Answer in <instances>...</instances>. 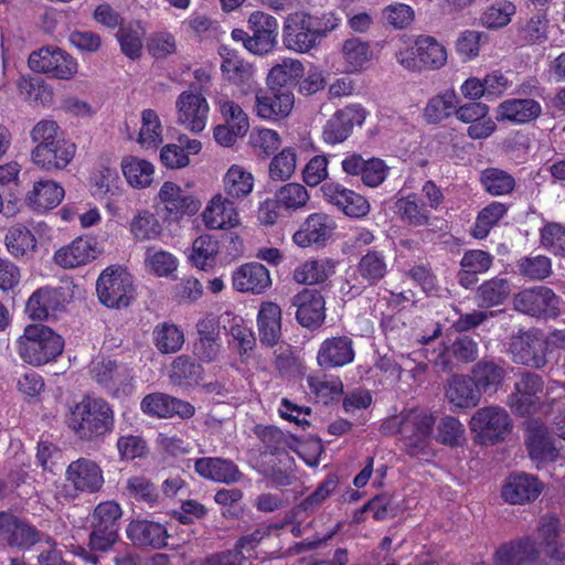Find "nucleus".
<instances>
[{"mask_svg":"<svg viewBox=\"0 0 565 565\" xmlns=\"http://www.w3.org/2000/svg\"><path fill=\"white\" fill-rule=\"evenodd\" d=\"M340 21L334 12H324L320 15L306 11L290 13L284 22L282 43L288 50L307 53L334 31Z\"/></svg>","mask_w":565,"mask_h":565,"instance_id":"obj_1","label":"nucleus"},{"mask_svg":"<svg viewBox=\"0 0 565 565\" xmlns=\"http://www.w3.org/2000/svg\"><path fill=\"white\" fill-rule=\"evenodd\" d=\"M436 418L428 411L413 408L393 417L388 425L396 428L403 449L411 457L428 454Z\"/></svg>","mask_w":565,"mask_h":565,"instance_id":"obj_2","label":"nucleus"},{"mask_svg":"<svg viewBox=\"0 0 565 565\" xmlns=\"http://www.w3.org/2000/svg\"><path fill=\"white\" fill-rule=\"evenodd\" d=\"M67 424L79 439L93 440L111 430L114 413L106 401L85 397L71 411Z\"/></svg>","mask_w":565,"mask_h":565,"instance_id":"obj_3","label":"nucleus"},{"mask_svg":"<svg viewBox=\"0 0 565 565\" xmlns=\"http://www.w3.org/2000/svg\"><path fill=\"white\" fill-rule=\"evenodd\" d=\"M18 354L26 363L43 365L62 354L63 338L44 324H30L18 339Z\"/></svg>","mask_w":565,"mask_h":565,"instance_id":"obj_4","label":"nucleus"},{"mask_svg":"<svg viewBox=\"0 0 565 565\" xmlns=\"http://www.w3.org/2000/svg\"><path fill=\"white\" fill-rule=\"evenodd\" d=\"M96 292L100 303L110 309L127 308L136 298L132 276L115 266L102 271L96 281Z\"/></svg>","mask_w":565,"mask_h":565,"instance_id":"obj_5","label":"nucleus"},{"mask_svg":"<svg viewBox=\"0 0 565 565\" xmlns=\"http://www.w3.org/2000/svg\"><path fill=\"white\" fill-rule=\"evenodd\" d=\"M388 273V263L384 252L367 249L359 259L352 274L341 286L342 292L354 298L367 288L376 286Z\"/></svg>","mask_w":565,"mask_h":565,"instance_id":"obj_6","label":"nucleus"},{"mask_svg":"<svg viewBox=\"0 0 565 565\" xmlns=\"http://www.w3.org/2000/svg\"><path fill=\"white\" fill-rule=\"evenodd\" d=\"M471 433L482 445H495L503 441L513 425L505 408L489 405L477 409L469 420Z\"/></svg>","mask_w":565,"mask_h":565,"instance_id":"obj_7","label":"nucleus"},{"mask_svg":"<svg viewBox=\"0 0 565 565\" xmlns=\"http://www.w3.org/2000/svg\"><path fill=\"white\" fill-rule=\"evenodd\" d=\"M28 65L33 72L64 81L72 79L78 71L76 60L56 46H43L32 52L29 55Z\"/></svg>","mask_w":565,"mask_h":565,"instance_id":"obj_8","label":"nucleus"},{"mask_svg":"<svg viewBox=\"0 0 565 565\" xmlns=\"http://www.w3.org/2000/svg\"><path fill=\"white\" fill-rule=\"evenodd\" d=\"M546 343L536 329L519 330L509 341V353L514 363L532 369L547 364Z\"/></svg>","mask_w":565,"mask_h":565,"instance_id":"obj_9","label":"nucleus"},{"mask_svg":"<svg viewBox=\"0 0 565 565\" xmlns=\"http://www.w3.org/2000/svg\"><path fill=\"white\" fill-rule=\"evenodd\" d=\"M66 487L71 488L74 493L72 498L79 494H95L99 492L105 483L102 467L95 460L89 458H78L72 461L65 471Z\"/></svg>","mask_w":565,"mask_h":565,"instance_id":"obj_10","label":"nucleus"},{"mask_svg":"<svg viewBox=\"0 0 565 565\" xmlns=\"http://www.w3.org/2000/svg\"><path fill=\"white\" fill-rule=\"evenodd\" d=\"M0 531L6 535L8 544L13 547L30 548L35 544H45L47 547H52L56 544L50 535L6 512H0Z\"/></svg>","mask_w":565,"mask_h":565,"instance_id":"obj_11","label":"nucleus"},{"mask_svg":"<svg viewBox=\"0 0 565 565\" xmlns=\"http://www.w3.org/2000/svg\"><path fill=\"white\" fill-rule=\"evenodd\" d=\"M514 309L531 317H554L559 311V298L548 287L536 286L518 292Z\"/></svg>","mask_w":565,"mask_h":565,"instance_id":"obj_12","label":"nucleus"},{"mask_svg":"<svg viewBox=\"0 0 565 565\" xmlns=\"http://www.w3.org/2000/svg\"><path fill=\"white\" fill-rule=\"evenodd\" d=\"M544 386L541 375L530 371L523 372L514 383V392L510 396L511 407L522 416L535 413L540 407Z\"/></svg>","mask_w":565,"mask_h":565,"instance_id":"obj_13","label":"nucleus"},{"mask_svg":"<svg viewBox=\"0 0 565 565\" xmlns=\"http://www.w3.org/2000/svg\"><path fill=\"white\" fill-rule=\"evenodd\" d=\"M322 198L339 211L352 218H361L370 213L369 201L353 190L338 182H326L321 185Z\"/></svg>","mask_w":565,"mask_h":565,"instance_id":"obj_14","label":"nucleus"},{"mask_svg":"<svg viewBox=\"0 0 565 565\" xmlns=\"http://www.w3.org/2000/svg\"><path fill=\"white\" fill-rule=\"evenodd\" d=\"M252 36L245 40V47L258 55L270 52L277 44L278 22L273 15L255 11L248 18Z\"/></svg>","mask_w":565,"mask_h":565,"instance_id":"obj_15","label":"nucleus"},{"mask_svg":"<svg viewBox=\"0 0 565 565\" xmlns=\"http://www.w3.org/2000/svg\"><path fill=\"white\" fill-rule=\"evenodd\" d=\"M525 446L530 458L537 465L555 462L559 458V449L547 426L539 420L527 423Z\"/></svg>","mask_w":565,"mask_h":565,"instance_id":"obj_16","label":"nucleus"},{"mask_svg":"<svg viewBox=\"0 0 565 565\" xmlns=\"http://www.w3.org/2000/svg\"><path fill=\"white\" fill-rule=\"evenodd\" d=\"M94 379L115 397L132 392V373L126 364L107 360L93 365Z\"/></svg>","mask_w":565,"mask_h":565,"instance_id":"obj_17","label":"nucleus"},{"mask_svg":"<svg viewBox=\"0 0 565 565\" xmlns=\"http://www.w3.org/2000/svg\"><path fill=\"white\" fill-rule=\"evenodd\" d=\"M470 376L482 394H495L508 376V365L502 358L483 356L470 370Z\"/></svg>","mask_w":565,"mask_h":565,"instance_id":"obj_18","label":"nucleus"},{"mask_svg":"<svg viewBox=\"0 0 565 565\" xmlns=\"http://www.w3.org/2000/svg\"><path fill=\"white\" fill-rule=\"evenodd\" d=\"M126 536L134 546L161 550L168 545L169 534L160 522L132 519L126 527Z\"/></svg>","mask_w":565,"mask_h":565,"instance_id":"obj_19","label":"nucleus"},{"mask_svg":"<svg viewBox=\"0 0 565 565\" xmlns=\"http://www.w3.org/2000/svg\"><path fill=\"white\" fill-rule=\"evenodd\" d=\"M353 340L348 335L326 339L317 353L318 365L324 370L342 367L354 361Z\"/></svg>","mask_w":565,"mask_h":565,"instance_id":"obj_20","label":"nucleus"},{"mask_svg":"<svg viewBox=\"0 0 565 565\" xmlns=\"http://www.w3.org/2000/svg\"><path fill=\"white\" fill-rule=\"evenodd\" d=\"M297 321L305 328L318 329L326 319V301L318 290L303 289L294 296Z\"/></svg>","mask_w":565,"mask_h":565,"instance_id":"obj_21","label":"nucleus"},{"mask_svg":"<svg viewBox=\"0 0 565 565\" xmlns=\"http://www.w3.org/2000/svg\"><path fill=\"white\" fill-rule=\"evenodd\" d=\"M543 483L537 477L525 473H511L502 487V498L510 504H524L539 498Z\"/></svg>","mask_w":565,"mask_h":565,"instance_id":"obj_22","label":"nucleus"},{"mask_svg":"<svg viewBox=\"0 0 565 565\" xmlns=\"http://www.w3.org/2000/svg\"><path fill=\"white\" fill-rule=\"evenodd\" d=\"M540 557L536 541L523 536L502 544L494 553V565H532Z\"/></svg>","mask_w":565,"mask_h":565,"instance_id":"obj_23","label":"nucleus"},{"mask_svg":"<svg viewBox=\"0 0 565 565\" xmlns=\"http://www.w3.org/2000/svg\"><path fill=\"white\" fill-rule=\"evenodd\" d=\"M337 225L326 213H312L294 234V242L300 247L323 245L333 234Z\"/></svg>","mask_w":565,"mask_h":565,"instance_id":"obj_24","label":"nucleus"},{"mask_svg":"<svg viewBox=\"0 0 565 565\" xmlns=\"http://www.w3.org/2000/svg\"><path fill=\"white\" fill-rule=\"evenodd\" d=\"M365 120V110L360 105L347 106L338 110L323 128V141H345L354 126Z\"/></svg>","mask_w":565,"mask_h":565,"instance_id":"obj_25","label":"nucleus"},{"mask_svg":"<svg viewBox=\"0 0 565 565\" xmlns=\"http://www.w3.org/2000/svg\"><path fill=\"white\" fill-rule=\"evenodd\" d=\"M232 285L239 292L260 295L270 287L271 279L263 264L252 262L241 265L233 271Z\"/></svg>","mask_w":565,"mask_h":565,"instance_id":"obj_26","label":"nucleus"},{"mask_svg":"<svg viewBox=\"0 0 565 565\" xmlns=\"http://www.w3.org/2000/svg\"><path fill=\"white\" fill-rule=\"evenodd\" d=\"M445 396L454 408L471 409L480 403L482 393L470 374H455L446 384Z\"/></svg>","mask_w":565,"mask_h":565,"instance_id":"obj_27","label":"nucleus"},{"mask_svg":"<svg viewBox=\"0 0 565 565\" xmlns=\"http://www.w3.org/2000/svg\"><path fill=\"white\" fill-rule=\"evenodd\" d=\"M75 143H38L32 150V160L45 171L62 170L73 160Z\"/></svg>","mask_w":565,"mask_h":565,"instance_id":"obj_28","label":"nucleus"},{"mask_svg":"<svg viewBox=\"0 0 565 565\" xmlns=\"http://www.w3.org/2000/svg\"><path fill=\"white\" fill-rule=\"evenodd\" d=\"M179 120L192 132L204 129L209 113V105L202 94L182 93L177 102Z\"/></svg>","mask_w":565,"mask_h":565,"instance_id":"obj_29","label":"nucleus"},{"mask_svg":"<svg viewBox=\"0 0 565 565\" xmlns=\"http://www.w3.org/2000/svg\"><path fill=\"white\" fill-rule=\"evenodd\" d=\"M122 494L132 503L145 508L154 509L163 505V497L157 486L143 475L128 477L122 486Z\"/></svg>","mask_w":565,"mask_h":565,"instance_id":"obj_30","label":"nucleus"},{"mask_svg":"<svg viewBox=\"0 0 565 565\" xmlns=\"http://www.w3.org/2000/svg\"><path fill=\"white\" fill-rule=\"evenodd\" d=\"M294 102L295 97L290 90H259L256 94V111L265 119L284 118L290 114Z\"/></svg>","mask_w":565,"mask_h":565,"instance_id":"obj_31","label":"nucleus"},{"mask_svg":"<svg viewBox=\"0 0 565 565\" xmlns=\"http://www.w3.org/2000/svg\"><path fill=\"white\" fill-rule=\"evenodd\" d=\"M159 198L169 215L174 220L185 214L194 215L201 207V202L198 199L185 194L179 185L170 181L162 184Z\"/></svg>","mask_w":565,"mask_h":565,"instance_id":"obj_32","label":"nucleus"},{"mask_svg":"<svg viewBox=\"0 0 565 565\" xmlns=\"http://www.w3.org/2000/svg\"><path fill=\"white\" fill-rule=\"evenodd\" d=\"M194 469L205 479L227 484L239 481L242 477L238 467L232 460L220 457L199 458L194 462Z\"/></svg>","mask_w":565,"mask_h":565,"instance_id":"obj_33","label":"nucleus"},{"mask_svg":"<svg viewBox=\"0 0 565 565\" xmlns=\"http://www.w3.org/2000/svg\"><path fill=\"white\" fill-rule=\"evenodd\" d=\"M199 338L193 344V354L201 362L212 363L221 351L218 327L213 320H201L196 324Z\"/></svg>","mask_w":565,"mask_h":565,"instance_id":"obj_34","label":"nucleus"},{"mask_svg":"<svg viewBox=\"0 0 565 565\" xmlns=\"http://www.w3.org/2000/svg\"><path fill=\"white\" fill-rule=\"evenodd\" d=\"M542 113L539 102L531 98H511L497 107V120L526 124L536 119Z\"/></svg>","mask_w":565,"mask_h":565,"instance_id":"obj_35","label":"nucleus"},{"mask_svg":"<svg viewBox=\"0 0 565 565\" xmlns=\"http://www.w3.org/2000/svg\"><path fill=\"white\" fill-rule=\"evenodd\" d=\"M64 189L53 180L34 182L25 195V203L35 212H46L56 207L63 200Z\"/></svg>","mask_w":565,"mask_h":565,"instance_id":"obj_36","label":"nucleus"},{"mask_svg":"<svg viewBox=\"0 0 565 565\" xmlns=\"http://www.w3.org/2000/svg\"><path fill=\"white\" fill-rule=\"evenodd\" d=\"M259 341L274 347L281 337V309L274 302H263L257 315Z\"/></svg>","mask_w":565,"mask_h":565,"instance_id":"obj_37","label":"nucleus"},{"mask_svg":"<svg viewBox=\"0 0 565 565\" xmlns=\"http://www.w3.org/2000/svg\"><path fill=\"white\" fill-rule=\"evenodd\" d=\"M203 221L211 230H223L238 224V215L233 206V201L217 195L212 199L210 205L203 212Z\"/></svg>","mask_w":565,"mask_h":565,"instance_id":"obj_38","label":"nucleus"},{"mask_svg":"<svg viewBox=\"0 0 565 565\" xmlns=\"http://www.w3.org/2000/svg\"><path fill=\"white\" fill-rule=\"evenodd\" d=\"M8 253L17 259L31 256L36 248L34 234L23 224H15L8 228L4 236Z\"/></svg>","mask_w":565,"mask_h":565,"instance_id":"obj_39","label":"nucleus"},{"mask_svg":"<svg viewBox=\"0 0 565 565\" xmlns=\"http://www.w3.org/2000/svg\"><path fill=\"white\" fill-rule=\"evenodd\" d=\"M95 258V250L89 239L78 237L68 246L60 248L54 259L64 268H75Z\"/></svg>","mask_w":565,"mask_h":565,"instance_id":"obj_40","label":"nucleus"},{"mask_svg":"<svg viewBox=\"0 0 565 565\" xmlns=\"http://www.w3.org/2000/svg\"><path fill=\"white\" fill-rule=\"evenodd\" d=\"M440 335L441 326L437 323L430 334L422 337L419 342L423 344V348L419 351L414 352V354L423 356L427 363L436 366L438 371L450 372L452 371V362L447 354L446 345L440 344L438 348L433 345L434 341Z\"/></svg>","mask_w":565,"mask_h":565,"instance_id":"obj_41","label":"nucleus"},{"mask_svg":"<svg viewBox=\"0 0 565 565\" xmlns=\"http://www.w3.org/2000/svg\"><path fill=\"white\" fill-rule=\"evenodd\" d=\"M203 375V366L190 355H179L171 364L170 379L179 386L199 385Z\"/></svg>","mask_w":565,"mask_h":565,"instance_id":"obj_42","label":"nucleus"},{"mask_svg":"<svg viewBox=\"0 0 565 565\" xmlns=\"http://www.w3.org/2000/svg\"><path fill=\"white\" fill-rule=\"evenodd\" d=\"M416 52L422 67L438 70L447 61V52L443 44L429 35H420L416 39Z\"/></svg>","mask_w":565,"mask_h":565,"instance_id":"obj_43","label":"nucleus"},{"mask_svg":"<svg viewBox=\"0 0 565 565\" xmlns=\"http://www.w3.org/2000/svg\"><path fill=\"white\" fill-rule=\"evenodd\" d=\"M511 291L510 282L503 277H494L483 281L477 289L476 300L480 308L502 305Z\"/></svg>","mask_w":565,"mask_h":565,"instance_id":"obj_44","label":"nucleus"},{"mask_svg":"<svg viewBox=\"0 0 565 565\" xmlns=\"http://www.w3.org/2000/svg\"><path fill=\"white\" fill-rule=\"evenodd\" d=\"M342 56L345 63L347 73L362 71L371 61L372 50L369 42L360 38H350L342 44Z\"/></svg>","mask_w":565,"mask_h":565,"instance_id":"obj_45","label":"nucleus"},{"mask_svg":"<svg viewBox=\"0 0 565 565\" xmlns=\"http://www.w3.org/2000/svg\"><path fill=\"white\" fill-rule=\"evenodd\" d=\"M395 206L402 221L406 224L415 227L428 225L430 212L427 205L420 202L417 194L412 193L399 198Z\"/></svg>","mask_w":565,"mask_h":565,"instance_id":"obj_46","label":"nucleus"},{"mask_svg":"<svg viewBox=\"0 0 565 565\" xmlns=\"http://www.w3.org/2000/svg\"><path fill=\"white\" fill-rule=\"evenodd\" d=\"M224 190L226 199H243L248 195L254 186V178L238 164H233L224 175Z\"/></svg>","mask_w":565,"mask_h":565,"instance_id":"obj_47","label":"nucleus"},{"mask_svg":"<svg viewBox=\"0 0 565 565\" xmlns=\"http://www.w3.org/2000/svg\"><path fill=\"white\" fill-rule=\"evenodd\" d=\"M201 149L202 143H166L160 149V161L167 169H182L190 164V156Z\"/></svg>","mask_w":565,"mask_h":565,"instance_id":"obj_48","label":"nucleus"},{"mask_svg":"<svg viewBox=\"0 0 565 565\" xmlns=\"http://www.w3.org/2000/svg\"><path fill=\"white\" fill-rule=\"evenodd\" d=\"M303 75L301 62L286 58L280 64L271 67L267 76L269 89L288 90L286 86Z\"/></svg>","mask_w":565,"mask_h":565,"instance_id":"obj_49","label":"nucleus"},{"mask_svg":"<svg viewBox=\"0 0 565 565\" xmlns=\"http://www.w3.org/2000/svg\"><path fill=\"white\" fill-rule=\"evenodd\" d=\"M121 169L128 183L134 188H146L153 180L154 167L147 160L136 157L127 158L122 161Z\"/></svg>","mask_w":565,"mask_h":565,"instance_id":"obj_50","label":"nucleus"},{"mask_svg":"<svg viewBox=\"0 0 565 565\" xmlns=\"http://www.w3.org/2000/svg\"><path fill=\"white\" fill-rule=\"evenodd\" d=\"M217 253V239L211 235H201L192 244L190 260L195 267L207 270L215 265Z\"/></svg>","mask_w":565,"mask_h":565,"instance_id":"obj_51","label":"nucleus"},{"mask_svg":"<svg viewBox=\"0 0 565 565\" xmlns=\"http://www.w3.org/2000/svg\"><path fill=\"white\" fill-rule=\"evenodd\" d=\"M458 97L454 90H447L429 99L424 116L428 122H439L455 114Z\"/></svg>","mask_w":565,"mask_h":565,"instance_id":"obj_52","label":"nucleus"},{"mask_svg":"<svg viewBox=\"0 0 565 565\" xmlns=\"http://www.w3.org/2000/svg\"><path fill=\"white\" fill-rule=\"evenodd\" d=\"M330 275L328 260L310 259L294 270L292 278L296 282L302 285H316L324 282Z\"/></svg>","mask_w":565,"mask_h":565,"instance_id":"obj_53","label":"nucleus"},{"mask_svg":"<svg viewBox=\"0 0 565 565\" xmlns=\"http://www.w3.org/2000/svg\"><path fill=\"white\" fill-rule=\"evenodd\" d=\"M153 341L161 353L169 354L182 348L184 335L177 326L164 322L153 329Z\"/></svg>","mask_w":565,"mask_h":565,"instance_id":"obj_54","label":"nucleus"},{"mask_svg":"<svg viewBox=\"0 0 565 565\" xmlns=\"http://www.w3.org/2000/svg\"><path fill=\"white\" fill-rule=\"evenodd\" d=\"M218 109L224 117L226 124L232 129L235 138H242L248 130L249 124L247 115L242 107L230 99H218Z\"/></svg>","mask_w":565,"mask_h":565,"instance_id":"obj_55","label":"nucleus"},{"mask_svg":"<svg viewBox=\"0 0 565 565\" xmlns=\"http://www.w3.org/2000/svg\"><path fill=\"white\" fill-rule=\"evenodd\" d=\"M221 71L227 81L238 86L247 84L253 76L252 65L234 52H227L226 56H223Z\"/></svg>","mask_w":565,"mask_h":565,"instance_id":"obj_56","label":"nucleus"},{"mask_svg":"<svg viewBox=\"0 0 565 565\" xmlns=\"http://www.w3.org/2000/svg\"><path fill=\"white\" fill-rule=\"evenodd\" d=\"M56 305L55 292L49 288L34 291L26 302L25 310L33 320H45Z\"/></svg>","mask_w":565,"mask_h":565,"instance_id":"obj_57","label":"nucleus"},{"mask_svg":"<svg viewBox=\"0 0 565 565\" xmlns=\"http://www.w3.org/2000/svg\"><path fill=\"white\" fill-rule=\"evenodd\" d=\"M446 348L451 362L452 359L463 364L478 361L479 343L468 334L457 335Z\"/></svg>","mask_w":565,"mask_h":565,"instance_id":"obj_58","label":"nucleus"},{"mask_svg":"<svg viewBox=\"0 0 565 565\" xmlns=\"http://www.w3.org/2000/svg\"><path fill=\"white\" fill-rule=\"evenodd\" d=\"M122 516V509L119 503L108 500L98 503L90 519V525L102 526L115 531H119V520Z\"/></svg>","mask_w":565,"mask_h":565,"instance_id":"obj_59","label":"nucleus"},{"mask_svg":"<svg viewBox=\"0 0 565 565\" xmlns=\"http://www.w3.org/2000/svg\"><path fill=\"white\" fill-rule=\"evenodd\" d=\"M507 213V207L502 203H492L482 209L476 220L471 230L473 237L482 239L487 237L490 230L500 221Z\"/></svg>","mask_w":565,"mask_h":565,"instance_id":"obj_60","label":"nucleus"},{"mask_svg":"<svg viewBox=\"0 0 565 565\" xmlns=\"http://www.w3.org/2000/svg\"><path fill=\"white\" fill-rule=\"evenodd\" d=\"M143 31L139 24L120 25L117 32V39L120 43L122 53L129 58H137L142 50Z\"/></svg>","mask_w":565,"mask_h":565,"instance_id":"obj_61","label":"nucleus"},{"mask_svg":"<svg viewBox=\"0 0 565 565\" xmlns=\"http://www.w3.org/2000/svg\"><path fill=\"white\" fill-rule=\"evenodd\" d=\"M275 195L280 205L288 211H296L306 206L310 198L307 189L295 182L280 186Z\"/></svg>","mask_w":565,"mask_h":565,"instance_id":"obj_62","label":"nucleus"},{"mask_svg":"<svg viewBox=\"0 0 565 565\" xmlns=\"http://www.w3.org/2000/svg\"><path fill=\"white\" fill-rule=\"evenodd\" d=\"M130 230L137 239L146 241L158 237L161 225L152 213L142 211L132 218Z\"/></svg>","mask_w":565,"mask_h":565,"instance_id":"obj_63","label":"nucleus"},{"mask_svg":"<svg viewBox=\"0 0 565 565\" xmlns=\"http://www.w3.org/2000/svg\"><path fill=\"white\" fill-rule=\"evenodd\" d=\"M296 169V152L292 147L275 156L269 164V177L275 181L289 179Z\"/></svg>","mask_w":565,"mask_h":565,"instance_id":"obj_64","label":"nucleus"}]
</instances>
